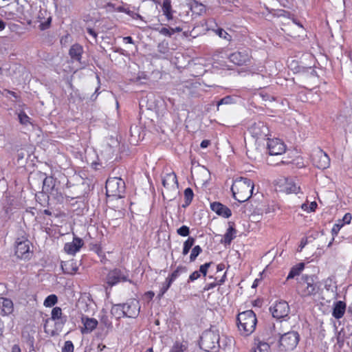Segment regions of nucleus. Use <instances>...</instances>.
I'll use <instances>...</instances> for the list:
<instances>
[{
    "instance_id": "obj_1",
    "label": "nucleus",
    "mask_w": 352,
    "mask_h": 352,
    "mask_svg": "<svg viewBox=\"0 0 352 352\" xmlns=\"http://www.w3.org/2000/svg\"><path fill=\"white\" fill-rule=\"evenodd\" d=\"M231 190L236 200L244 202L252 197L254 184L249 179L241 177L234 180Z\"/></svg>"
},
{
    "instance_id": "obj_2",
    "label": "nucleus",
    "mask_w": 352,
    "mask_h": 352,
    "mask_svg": "<svg viewBox=\"0 0 352 352\" xmlns=\"http://www.w3.org/2000/svg\"><path fill=\"white\" fill-rule=\"evenodd\" d=\"M257 320L256 315L252 310H247L239 314L237 317V326L241 335L248 336L255 330Z\"/></svg>"
},
{
    "instance_id": "obj_3",
    "label": "nucleus",
    "mask_w": 352,
    "mask_h": 352,
    "mask_svg": "<svg viewBox=\"0 0 352 352\" xmlns=\"http://www.w3.org/2000/svg\"><path fill=\"white\" fill-rule=\"evenodd\" d=\"M219 332L216 329L205 331L201 337L200 346L208 352H215L219 347Z\"/></svg>"
},
{
    "instance_id": "obj_4",
    "label": "nucleus",
    "mask_w": 352,
    "mask_h": 352,
    "mask_svg": "<svg viewBox=\"0 0 352 352\" xmlns=\"http://www.w3.org/2000/svg\"><path fill=\"white\" fill-rule=\"evenodd\" d=\"M319 289V284L313 276H302L298 285V292L303 297L315 295Z\"/></svg>"
},
{
    "instance_id": "obj_5",
    "label": "nucleus",
    "mask_w": 352,
    "mask_h": 352,
    "mask_svg": "<svg viewBox=\"0 0 352 352\" xmlns=\"http://www.w3.org/2000/svg\"><path fill=\"white\" fill-rule=\"evenodd\" d=\"M162 184L164 187L162 191L164 198L168 201L175 199L179 192L176 175L174 173L166 174L162 179Z\"/></svg>"
},
{
    "instance_id": "obj_6",
    "label": "nucleus",
    "mask_w": 352,
    "mask_h": 352,
    "mask_svg": "<svg viewBox=\"0 0 352 352\" xmlns=\"http://www.w3.org/2000/svg\"><path fill=\"white\" fill-rule=\"evenodd\" d=\"M124 182L120 177H111L107 180L106 193L109 197L121 198L124 192Z\"/></svg>"
},
{
    "instance_id": "obj_7",
    "label": "nucleus",
    "mask_w": 352,
    "mask_h": 352,
    "mask_svg": "<svg viewBox=\"0 0 352 352\" xmlns=\"http://www.w3.org/2000/svg\"><path fill=\"white\" fill-rule=\"evenodd\" d=\"M299 339V334L296 331H292L285 333L280 338V347L284 351H292L296 347Z\"/></svg>"
},
{
    "instance_id": "obj_8",
    "label": "nucleus",
    "mask_w": 352,
    "mask_h": 352,
    "mask_svg": "<svg viewBox=\"0 0 352 352\" xmlns=\"http://www.w3.org/2000/svg\"><path fill=\"white\" fill-rule=\"evenodd\" d=\"M249 131L256 141L265 140L269 135V129L263 122H258L252 125Z\"/></svg>"
},
{
    "instance_id": "obj_9",
    "label": "nucleus",
    "mask_w": 352,
    "mask_h": 352,
    "mask_svg": "<svg viewBox=\"0 0 352 352\" xmlns=\"http://www.w3.org/2000/svg\"><path fill=\"white\" fill-rule=\"evenodd\" d=\"M312 162L314 166L320 169H326L330 166V158L322 150L318 148L312 154Z\"/></svg>"
},
{
    "instance_id": "obj_10",
    "label": "nucleus",
    "mask_w": 352,
    "mask_h": 352,
    "mask_svg": "<svg viewBox=\"0 0 352 352\" xmlns=\"http://www.w3.org/2000/svg\"><path fill=\"white\" fill-rule=\"evenodd\" d=\"M127 280L126 272L120 269H114L110 271L106 278V284L108 287H113L116 284Z\"/></svg>"
},
{
    "instance_id": "obj_11",
    "label": "nucleus",
    "mask_w": 352,
    "mask_h": 352,
    "mask_svg": "<svg viewBox=\"0 0 352 352\" xmlns=\"http://www.w3.org/2000/svg\"><path fill=\"white\" fill-rule=\"evenodd\" d=\"M270 311L273 317L283 318L287 316L289 307L286 301H277L270 307Z\"/></svg>"
},
{
    "instance_id": "obj_12",
    "label": "nucleus",
    "mask_w": 352,
    "mask_h": 352,
    "mask_svg": "<svg viewBox=\"0 0 352 352\" xmlns=\"http://www.w3.org/2000/svg\"><path fill=\"white\" fill-rule=\"evenodd\" d=\"M267 140V149L270 155H278L285 152L286 146L283 141L278 138Z\"/></svg>"
},
{
    "instance_id": "obj_13",
    "label": "nucleus",
    "mask_w": 352,
    "mask_h": 352,
    "mask_svg": "<svg viewBox=\"0 0 352 352\" xmlns=\"http://www.w3.org/2000/svg\"><path fill=\"white\" fill-rule=\"evenodd\" d=\"M52 321H55L57 323L60 322L61 324L64 322L62 309L58 307L53 308L51 312V317L45 320V323L44 324L45 332L51 335L54 333V331L49 328V324Z\"/></svg>"
},
{
    "instance_id": "obj_14",
    "label": "nucleus",
    "mask_w": 352,
    "mask_h": 352,
    "mask_svg": "<svg viewBox=\"0 0 352 352\" xmlns=\"http://www.w3.org/2000/svg\"><path fill=\"white\" fill-rule=\"evenodd\" d=\"M15 254L18 258H27L30 256V241L25 238L18 239L16 241Z\"/></svg>"
},
{
    "instance_id": "obj_15",
    "label": "nucleus",
    "mask_w": 352,
    "mask_h": 352,
    "mask_svg": "<svg viewBox=\"0 0 352 352\" xmlns=\"http://www.w3.org/2000/svg\"><path fill=\"white\" fill-rule=\"evenodd\" d=\"M126 317L135 318L138 316L140 310V302L136 299H132L123 305Z\"/></svg>"
},
{
    "instance_id": "obj_16",
    "label": "nucleus",
    "mask_w": 352,
    "mask_h": 352,
    "mask_svg": "<svg viewBox=\"0 0 352 352\" xmlns=\"http://www.w3.org/2000/svg\"><path fill=\"white\" fill-rule=\"evenodd\" d=\"M83 245V241L75 236L72 242L65 243L64 250L68 254L74 255L76 252H79Z\"/></svg>"
},
{
    "instance_id": "obj_17",
    "label": "nucleus",
    "mask_w": 352,
    "mask_h": 352,
    "mask_svg": "<svg viewBox=\"0 0 352 352\" xmlns=\"http://www.w3.org/2000/svg\"><path fill=\"white\" fill-rule=\"evenodd\" d=\"M81 322L83 327L81 328V332L83 334H87L92 332L98 326V320L93 318H88L87 316H82Z\"/></svg>"
},
{
    "instance_id": "obj_18",
    "label": "nucleus",
    "mask_w": 352,
    "mask_h": 352,
    "mask_svg": "<svg viewBox=\"0 0 352 352\" xmlns=\"http://www.w3.org/2000/svg\"><path fill=\"white\" fill-rule=\"evenodd\" d=\"M210 208L212 211L224 218H228L232 215L231 210L227 206L219 202L212 203L210 204Z\"/></svg>"
},
{
    "instance_id": "obj_19",
    "label": "nucleus",
    "mask_w": 352,
    "mask_h": 352,
    "mask_svg": "<svg viewBox=\"0 0 352 352\" xmlns=\"http://www.w3.org/2000/svg\"><path fill=\"white\" fill-rule=\"evenodd\" d=\"M249 58V54L246 51L234 52L230 56V61L239 65L245 64Z\"/></svg>"
},
{
    "instance_id": "obj_20",
    "label": "nucleus",
    "mask_w": 352,
    "mask_h": 352,
    "mask_svg": "<svg viewBox=\"0 0 352 352\" xmlns=\"http://www.w3.org/2000/svg\"><path fill=\"white\" fill-rule=\"evenodd\" d=\"M282 190L286 193L297 194L300 191L298 186L292 179H285L281 184Z\"/></svg>"
},
{
    "instance_id": "obj_21",
    "label": "nucleus",
    "mask_w": 352,
    "mask_h": 352,
    "mask_svg": "<svg viewBox=\"0 0 352 352\" xmlns=\"http://www.w3.org/2000/svg\"><path fill=\"white\" fill-rule=\"evenodd\" d=\"M14 309L13 302L6 298H0V315L7 316L12 313Z\"/></svg>"
},
{
    "instance_id": "obj_22",
    "label": "nucleus",
    "mask_w": 352,
    "mask_h": 352,
    "mask_svg": "<svg viewBox=\"0 0 352 352\" xmlns=\"http://www.w3.org/2000/svg\"><path fill=\"white\" fill-rule=\"evenodd\" d=\"M179 274V269L177 268L171 274H170L166 279L165 283L163 284L161 289L160 296H163L168 288L170 287L171 284L175 281V280L178 277Z\"/></svg>"
},
{
    "instance_id": "obj_23",
    "label": "nucleus",
    "mask_w": 352,
    "mask_h": 352,
    "mask_svg": "<svg viewBox=\"0 0 352 352\" xmlns=\"http://www.w3.org/2000/svg\"><path fill=\"white\" fill-rule=\"evenodd\" d=\"M346 310V304L343 301L339 300L334 303L333 309V316L336 319L341 318Z\"/></svg>"
},
{
    "instance_id": "obj_24",
    "label": "nucleus",
    "mask_w": 352,
    "mask_h": 352,
    "mask_svg": "<svg viewBox=\"0 0 352 352\" xmlns=\"http://www.w3.org/2000/svg\"><path fill=\"white\" fill-rule=\"evenodd\" d=\"M253 352H270V346L268 343L256 340L254 344V346L252 349Z\"/></svg>"
},
{
    "instance_id": "obj_25",
    "label": "nucleus",
    "mask_w": 352,
    "mask_h": 352,
    "mask_svg": "<svg viewBox=\"0 0 352 352\" xmlns=\"http://www.w3.org/2000/svg\"><path fill=\"white\" fill-rule=\"evenodd\" d=\"M162 9L166 19L168 21L171 20L173 19V10L170 0H163Z\"/></svg>"
},
{
    "instance_id": "obj_26",
    "label": "nucleus",
    "mask_w": 352,
    "mask_h": 352,
    "mask_svg": "<svg viewBox=\"0 0 352 352\" xmlns=\"http://www.w3.org/2000/svg\"><path fill=\"white\" fill-rule=\"evenodd\" d=\"M61 267L65 273L70 274L76 273L78 270L76 263L73 261L62 263Z\"/></svg>"
},
{
    "instance_id": "obj_27",
    "label": "nucleus",
    "mask_w": 352,
    "mask_h": 352,
    "mask_svg": "<svg viewBox=\"0 0 352 352\" xmlns=\"http://www.w3.org/2000/svg\"><path fill=\"white\" fill-rule=\"evenodd\" d=\"M111 314L116 318L126 316L123 305H115L111 307Z\"/></svg>"
},
{
    "instance_id": "obj_28",
    "label": "nucleus",
    "mask_w": 352,
    "mask_h": 352,
    "mask_svg": "<svg viewBox=\"0 0 352 352\" xmlns=\"http://www.w3.org/2000/svg\"><path fill=\"white\" fill-rule=\"evenodd\" d=\"M236 230L232 226H230L223 236V241L226 244H230L236 236Z\"/></svg>"
},
{
    "instance_id": "obj_29",
    "label": "nucleus",
    "mask_w": 352,
    "mask_h": 352,
    "mask_svg": "<svg viewBox=\"0 0 352 352\" xmlns=\"http://www.w3.org/2000/svg\"><path fill=\"white\" fill-rule=\"evenodd\" d=\"M82 52V47L78 44H75L72 46L69 50L70 56L75 59L79 60Z\"/></svg>"
},
{
    "instance_id": "obj_30",
    "label": "nucleus",
    "mask_w": 352,
    "mask_h": 352,
    "mask_svg": "<svg viewBox=\"0 0 352 352\" xmlns=\"http://www.w3.org/2000/svg\"><path fill=\"white\" fill-rule=\"evenodd\" d=\"M303 268H304L303 263H299L296 267H294L293 268H292L289 274L287 275V279H291V278H294L296 276L299 275V274L303 270Z\"/></svg>"
},
{
    "instance_id": "obj_31",
    "label": "nucleus",
    "mask_w": 352,
    "mask_h": 352,
    "mask_svg": "<svg viewBox=\"0 0 352 352\" xmlns=\"http://www.w3.org/2000/svg\"><path fill=\"white\" fill-rule=\"evenodd\" d=\"M58 302V298L55 294L48 296L43 302V305L45 307H52Z\"/></svg>"
},
{
    "instance_id": "obj_32",
    "label": "nucleus",
    "mask_w": 352,
    "mask_h": 352,
    "mask_svg": "<svg viewBox=\"0 0 352 352\" xmlns=\"http://www.w3.org/2000/svg\"><path fill=\"white\" fill-rule=\"evenodd\" d=\"M54 179L52 177H46L43 180V190L49 192L54 188Z\"/></svg>"
},
{
    "instance_id": "obj_33",
    "label": "nucleus",
    "mask_w": 352,
    "mask_h": 352,
    "mask_svg": "<svg viewBox=\"0 0 352 352\" xmlns=\"http://www.w3.org/2000/svg\"><path fill=\"white\" fill-rule=\"evenodd\" d=\"M195 243V239L192 237H189L184 243L182 250L183 255H186L188 254L190 248Z\"/></svg>"
},
{
    "instance_id": "obj_34",
    "label": "nucleus",
    "mask_w": 352,
    "mask_h": 352,
    "mask_svg": "<svg viewBox=\"0 0 352 352\" xmlns=\"http://www.w3.org/2000/svg\"><path fill=\"white\" fill-rule=\"evenodd\" d=\"M346 225L341 219H338L336 221V223L333 225L331 229V233L333 236H336L340 229Z\"/></svg>"
},
{
    "instance_id": "obj_35",
    "label": "nucleus",
    "mask_w": 352,
    "mask_h": 352,
    "mask_svg": "<svg viewBox=\"0 0 352 352\" xmlns=\"http://www.w3.org/2000/svg\"><path fill=\"white\" fill-rule=\"evenodd\" d=\"M316 208L317 203L316 201H312L309 204L305 203L301 206V208L307 212H314L316 210Z\"/></svg>"
},
{
    "instance_id": "obj_36",
    "label": "nucleus",
    "mask_w": 352,
    "mask_h": 352,
    "mask_svg": "<svg viewBox=\"0 0 352 352\" xmlns=\"http://www.w3.org/2000/svg\"><path fill=\"white\" fill-rule=\"evenodd\" d=\"M19 120L23 125L31 124L30 118L24 112H20L18 115Z\"/></svg>"
},
{
    "instance_id": "obj_37",
    "label": "nucleus",
    "mask_w": 352,
    "mask_h": 352,
    "mask_svg": "<svg viewBox=\"0 0 352 352\" xmlns=\"http://www.w3.org/2000/svg\"><path fill=\"white\" fill-rule=\"evenodd\" d=\"M201 251H202V249L201 248V247L199 245H195L191 251V253L190 255V261H194L196 259V258L198 256V255L201 252Z\"/></svg>"
},
{
    "instance_id": "obj_38",
    "label": "nucleus",
    "mask_w": 352,
    "mask_h": 352,
    "mask_svg": "<svg viewBox=\"0 0 352 352\" xmlns=\"http://www.w3.org/2000/svg\"><path fill=\"white\" fill-rule=\"evenodd\" d=\"M214 32L220 38H222L226 41H230L232 39V36L221 28H218L214 30Z\"/></svg>"
},
{
    "instance_id": "obj_39",
    "label": "nucleus",
    "mask_w": 352,
    "mask_h": 352,
    "mask_svg": "<svg viewBox=\"0 0 352 352\" xmlns=\"http://www.w3.org/2000/svg\"><path fill=\"white\" fill-rule=\"evenodd\" d=\"M155 30L159 32L160 34L165 36L170 37L173 34V30H172L170 28H155Z\"/></svg>"
},
{
    "instance_id": "obj_40",
    "label": "nucleus",
    "mask_w": 352,
    "mask_h": 352,
    "mask_svg": "<svg viewBox=\"0 0 352 352\" xmlns=\"http://www.w3.org/2000/svg\"><path fill=\"white\" fill-rule=\"evenodd\" d=\"M193 192L192 190L190 188H187L184 190V197L186 199V205L190 204L192 198H193Z\"/></svg>"
},
{
    "instance_id": "obj_41",
    "label": "nucleus",
    "mask_w": 352,
    "mask_h": 352,
    "mask_svg": "<svg viewBox=\"0 0 352 352\" xmlns=\"http://www.w3.org/2000/svg\"><path fill=\"white\" fill-rule=\"evenodd\" d=\"M185 350V345L179 342H176L173 346L170 352H184Z\"/></svg>"
},
{
    "instance_id": "obj_42",
    "label": "nucleus",
    "mask_w": 352,
    "mask_h": 352,
    "mask_svg": "<svg viewBox=\"0 0 352 352\" xmlns=\"http://www.w3.org/2000/svg\"><path fill=\"white\" fill-rule=\"evenodd\" d=\"M177 232L182 236H187L190 233L189 228L186 226H182L179 229H177Z\"/></svg>"
},
{
    "instance_id": "obj_43",
    "label": "nucleus",
    "mask_w": 352,
    "mask_h": 352,
    "mask_svg": "<svg viewBox=\"0 0 352 352\" xmlns=\"http://www.w3.org/2000/svg\"><path fill=\"white\" fill-rule=\"evenodd\" d=\"M62 352H74V345L71 341H66L62 349Z\"/></svg>"
},
{
    "instance_id": "obj_44",
    "label": "nucleus",
    "mask_w": 352,
    "mask_h": 352,
    "mask_svg": "<svg viewBox=\"0 0 352 352\" xmlns=\"http://www.w3.org/2000/svg\"><path fill=\"white\" fill-rule=\"evenodd\" d=\"M210 265V263H206L201 265L199 270V272H200V274H202L204 276H206Z\"/></svg>"
},
{
    "instance_id": "obj_45",
    "label": "nucleus",
    "mask_w": 352,
    "mask_h": 352,
    "mask_svg": "<svg viewBox=\"0 0 352 352\" xmlns=\"http://www.w3.org/2000/svg\"><path fill=\"white\" fill-rule=\"evenodd\" d=\"M352 216L350 213H346L343 218L341 219L344 223L345 224H349L351 221Z\"/></svg>"
},
{
    "instance_id": "obj_46",
    "label": "nucleus",
    "mask_w": 352,
    "mask_h": 352,
    "mask_svg": "<svg viewBox=\"0 0 352 352\" xmlns=\"http://www.w3.org/2000/svg\"><path fill=\"white\" fill-rule=\"evenodd\" d=\"M200 272L195 271L193 273H192L189 276V280L194 281L197 279H198L200 277Z\"/></svg>"
},
{
    "instance_id": "obj_47",
    "label": "nucleus",
    "mask_w": 352,
    "mask_h": 352,
    "mask_svg": "<svg viewBox=\"0 0 352 352\" xmlns=\"http://www.w3.org/2000/svg\"><path fill=\"white\" fill-rule=\"evenodd\" d=\"M232 98L230 97V96H227V97H225L223 98H222L219 102H218V106L221 105V104H230L232 102Z\"/></svg>"
},
{
    "instance_id": "obj_48",
    "label": "nucleus",
    "mask_w": 352,
    "mask_h": 352,
    "mask_svg": "<svg viewBox=\"0 0 352 352\" xmlns=\"http://www.w3.org/2000/svg\"><path fill=\"white\" fill-rule=\"evenodd\" d=\"M307 239L305 238L302 239L300 241L298 251H301L304 248V247L307 245Z\"/></svg>"
},
{
    "instance_id": "obj_49",
    "label": "nucleus",
    "mask_w": 352,
    "mask_h": 352,
    "mask_svg": "<svg viewBox=\"0 0 352 352\" xmlns=\"http://www.w3.org/2000/svg\"><path fill=\"white\" fill-rule=\"evenodd\" d=\"M276 209V206L275 205L272 206L271 207L269 206L265 210V213H270V212H274Z\"/></svg>"
},
{
    "instance_id": "obj_50",
    "label": "nucleus",
    "mask_w": 352,
    "mask_h": 352,
    "mask_svg": "<svg viewBox=\"0 0 352 352\" xmlns=\"http://www.w3.org/2000/svg\"><path fill=\"white\" fill-rule=\"evenodd\" d=\"M210 144V141L208 140H204L201 142V147L203 148H207Z\"/></svg>"
},
{
    "instance_id": "obj_51",
    "label": "nucleus",
    "mask_w": 352,
    "mask_h": 352,
    "mask_svg": "<svg viewBox=\"0 0 352 352\" xmlns=\"http://www.w3.org/2000/svg\"><path fill=\"white\" fill-rule=\"evenodd\" d=\"M87 32L92 36L94 38H96L97 34L95 32V31L91 28H87Z\"/></svg>"
},
{
    "instance_id": "obj_52",
    "label": "nucleus",
    "mask_w": 352,
    "mask_h": 352,
    "mask_svg": "<svg viewBox=\"0 0 352 352\" xmlns=\"http://www.w3.org/2000/svg\"><path fill=\"white\" fill-rule=\"evenodd\" d=\"M216 285H217V284H216V283L207 284V285L205 286L204 289H205V290H210V289H211L214 288Z\"/></svg>"
},
{
    "instance_id": "obj_53",
    "label": "nucleus",
    "mask_w": 352,
    "mask_h": 352,
    "mask_svg": "<svg viewBox=\"0 0 352 352\" xmlns=\"http://www.w3.org/2000/svg\"><path fill=\"white\" fill-rule=\"evenodd\" d=\"M144 296L148 299H152L154 296V293L153 292H148L145 293Z\"/></svg>"
},
{
    "instance_id": "obj_54",
    "label": "nucleus",
    "mask_w": 352,
    "mask_h": 352,
    "mask_svg": "<svg viewBox=\"0 0 352 352\" xmlns=\"http://www.w3.org/2000/svg\"><path fill=\"white\" fill-rule=\"evenodd\" d=\"M123 41L126 43H133V39L131 36H126L123 38Z\"/></svg>"
},
{
    "instance_id": "obj_55",
    "label": "nucleus",
    "mask_w": 352,
    "mask_h": 352,
    "mask_svg": "<svg viewBox=\"0 0 352 352\" xmlns=\"http://www.w3.org/2000/svg\"><path fill=\"white\" fill-rule=\"evenodd\" d=\"M12 352H21V350L19 345L14 344L12 348Z\"/></svg>"
},
{
    "instance_id": "obj_56",
    "label": "nucleus",
    "mask_w": 352,
    "mask_h": 352,
    "mask_svg": "<svg viewBox=\"0 0 352 352\" xmlns=\"http://www.w3.org/2000/svg\"><path fill=\"white\" fill-rule=\"evenodd\" d=\"M337 340H338V344L340 345V346H341L342 342H343V338L341 337V333H338Z\"/></svg>"
},
{
    "instance_id": "obj_57",
    "label": "nucleus",
    "mask_w": 352,
    "mask_h": 352,
    "mask_svg": "<svg viewBox=\"0 0 352 352\" xmlns=\"http://www.w3.org/2000/svg\"><path fill=\"white\" fill-rule=\"evenodd\" d=\"M6 27L5 23L0 19V31H2Z\"/></svg>"
},
{
    "instance_id": "obj_58",
    "label": "nucleus",
    "mask_w": 352,
    "mask_h": 352,
    "mask_svg": "<svg viewBox=\"0 0 352 352\" xmlns=\"http://www.w3.org/2000/svg\"><path fill=\"white\" fill-rule=\"evenodd\" d=\"M171 30H173V34H175V32H180L182 30V29L179 27L171 28Z\"/></svg>"
},
{
    "instance_id": "obj_59",
    "label": "nucleus",
    "mask_w": 352,
    "mask_h": 352,
    "mask_svg": "<svg viewBox=\"0 0 352 352\" xmlns=\"http://www.w3.org/2000/svg\"><path fill=\"white\" fill-rule=\"evenodd\" d=\"M3 331V324L1 321V320L0 319V336L2 335Z\"/></svg>"
},
{
    "instance_id": "obj_60",
    "label": "nucleus",
    "mask_w": 352,
    "mask_h": 352,
    "mask_svg": "<svg viewBox=\"0 0 352 352\" xmlns=\"http://www.w3.org/2000/svg\"><path fill=\"white\" fill-rule=\"evenodd\" d=\"M223 268H224V265L223 264L218 265L217 267V271H221L223 270Z\"/></svg>"
},
{
    "instance_id": "obj_61",
    "label": "nucleus",
    "mask_w": 352,
    "mask_h": 352,
    "mask_svg": "<svg viewBox=\"0 0 352 352\" xmlns=\"http://www.w3.org/2000/svg\"><path fill=\"white\" fill-rule=\"evenodd\" d=\"M258 279H256L254 283H253V285H252V287H257L258 285Z\"/></svg>"
},
{
    "instance_id": "obj_62",
    "label": "nucleus",
    "mask_w": 352,
    "mask_h": 352,
    "mask_svg": "<svg viewBox=\"0 0 352 352\" xmlns=\"http://www.w3.org/2000/svg\"><path fill=\"white\" fill-rule=\"evenodd\" d=\"M146 352H153V348H148L147 350H146Z\"/></svg>"
},
{
    "instance_id": "obj_63",
    "label": "nucleus",
    "mask_w": 352,
    "mask_h": 352,
    "mask_svg": "<svg viewBox=\"0 0 352 352\" xmlns=\"http://www.w3.org/2000/svg\"><path fill=\"white\" fill-rule=\"evenodd\" d=\"M349 311L352 314V304L349 307Z\"/></svg>"
},
{
    "instance_id": "obj_64",
    "label": "nucleus",
    "mask_w": 352,
    "mask_h": 352,
    "mask_svg": "<svg viewBox=\"0 0 352 352\" xmlns=\"http://www.w3.org/2000/svg\"><path fill=\"white\" fill-rule=\"evenodd\" d=\"M3 288H4V285L3 284H0V290Z\"/></svg>"
}]
</instances>
